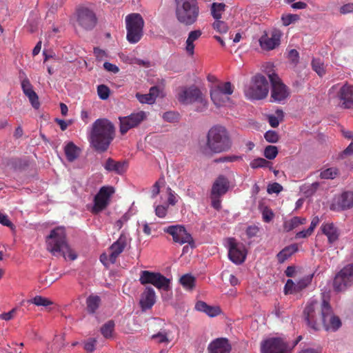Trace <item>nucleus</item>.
<instances>
[{
  "label": "nucleus",
  "mask_w": 353,
  "mask_h": 353,
  "mask_svg": "<svg viewBox=\"0 0 353 353\" xmlns=\"http://www.w3.org/2000/svg\"><path fill=\"white\" fill-rule=\"evenodd\" d=\"M319 187V183L314 182L309 185L305 186L303 188V190L304 192V194L307 196H310L316 192V191L317 190Z\"/></svg>",
  "instance_id": "50"
},
{
  "label": "nucleus",
  "mask_w": 353,
  "mask_h": 353,
  "mask_svg": "<svg viewBox=\"0 0 353 353\" xmlns=\"http://www.w3.org/2000/svg\"><path fill=\"white\" fill-rule=\"evenodd\" d=\"M225 246L228 249V257L234 263L239 265L243 263L247 256L245 245L234 238L225 239Z\"/></svg>",
  "instance_id": "10"
},
{
  "label": "nucleus",
  "mask_w": 353,
  "mask_h": 353,
  "mask_svg": "<svg viewBox=\"0 0 353 353\" xmlns=\"http://www.w3.org/2000/svg\"><path fill=\"white\" fill-rule=\"evenodd\" d=\"M175 17L177 21L185 26L195 23L200 14L197 0H174Z\"/></svg>",
  "instance_id": "4"
},
{
  "label": "nucleus",
  "mask_w": 353,
  "mask_h": 353,
  "mask_svg": "<svg viewBox=\"0 0 353 353\" xmlns=\"http://www.w3.org/2000/svg\"><path fill=\"white\" fill-rule=\"evenodd\" d=\"M313 274H309L303 276L296 283V292H300L307 287L312 282Z\"/></svg>",
  "instance_id": "39"
},
{
  "label": "nucleus",
  "mask_w": 353,
  "mask_h": 353,
  "mask_svg": "<svg viewBox=\"0 0 353 353\" xmlns=\"http://www.w3.org/2000/svg\"><path fill=\"white\" fill-rule=\"evenodd\" d=\"M211 14L215 19V21L212 23L213 28L217 32L221 30V3H213L210 8Z\"/></svg>",
  "instance_id": "32"
},
{
  "label": "nucleus",
  "mask_w": 353,
  "mask_h": 353,
  "mask_svg": "<svg viewBox=\"0 0 353 353\" xmlns=\"http://www.w3.org/2000/svg\"><path fill=\"white\" fill-rule=\"evenodd\" d=\"M271 163L263 158H256L250 162V167L253 169L259 168H265L269 166Z\"/></svg>",
  "instance_id": "42"
},
{
  "label": "nucleus",
  "mask_w": 353,
  "mask_h": 353,
  "mask_svg": "<svg viewBox=\"0 0 353 353\" xmlns=\"http://www.w3.org/2000/svg\"><path fill=\"white\" fill-rule=\"evenodd\" d=\"M28 303H33L36 305L37 306H44L47 307L49 305H52V301H51L50 299L41 296H36L32 299L29 300Z\"/></svg>",
  "instance_id": "38"
},
{
  "label": "nucleus",
  "mask_w": 353,
  "mask_h": 353,
  "mask_svg": "<svg viewBox=\"0 0 353 353\" xmlns=\"http://www.w3.org/2000/svg\"><path fill=\"white\" fill-rule=\"evenodd\" d=\"M168 207L162 205H157L155 208V214L159 218H164L166 216Z\"/></svg>",
  "instance_id": "59"
},
{
  "label": "nucleus",
  "mask_w": 353,
  "mask_h": 353,
  "mask_svg": "<svg viewBox=\"0 0 353 353\" xmlns=\"http://www.w3.org/2000/svg\"><path fill=\"white\" fill-rule=\"evenodd\" d=\"M269 92V83L261 74L252 77L250 85L244 89L245 96L249 99L261 100L265 99Z\"/></svg>",
  "instance_id": "6"
},
{
  "label": "nucleus",
  "mask_w": 353,
  "mask_h": 353,
  "mask_svg": "<svg viewBox=\"0 0 353 353\" xmlns=\"http://www.w3.org/2000/svg\"><path fill=\"white\" fill-rule=\"evenodd\" d=\"M0 223L3 225L7 226L12 230L14 229V224L10 221L8 216L6 214L0 213Z\"/></svg>",
  "instance_id": "58"
},
{
  "label": "nucleus",
  "mask_w": 353,
  "mask_h": 353,
  "mask_svg": "<svg viewBox=\"0 0 353 353\" xmlns=\"http://www.w3.org/2000/svg\"><path fill=\"white\" fill-rule=\"evenodd\" d=\"M339 99L343 102L342 105L345 108H353V85L345 84L338 93Z\"/></svg>",
  "instance_id": "21"
},
{
  "label": "nucleus",
  "mask_w": 353,
  "mask_h": 353,
  "mask_svg": "<svg viewBox=\"0 0 353 353\" xmlns=\"http://www.w3.org/2000/svg\"><path fill=\"white\" fill-rule=\"evenodd\" d=\"M265 139L269 143H276L279 140V134L274 130H268L264 134Z\"/></svg>",
  "instance_id": "49"
},
{
  "label": "nucleus",
  "mask_w": 353,
  "mask_h": 353,
  "mask_svg": "<svg viewBox=\"0 0 353 353\" xmlns=\"http://www.w3.org/2000/svg\"><path fill=\"white\" fill-rule=\"evenodd\" d=\"M195 309L200 312H203L210 317L218 316L221 313V310L219 307H212L207 305L203 301H198L195 305Z\"/></svg>",
  "instance_id": "28"
},
{
  "label": "nucleus",
  "mask_w": 353,
  "mask_h": 353,
  "mask_svg": "<svg viewBox=\"0 0 353 353\" xmlns=\"http://www.w3.org/2000/svg\"><path fill=\"white\" fill-rule=\"evenodd\" d=\"M297 18H298L297 15L288 14L286 16H283L281 19L283 21V25L287 26L290 25L294 21H295Z\"/></svg>",
  "instance_id": "60"
},
{
  "label": "nucleus",
  "mask_w": 353,
  "mask_h": 353,
  "mask_svg": "<svg viewBox=\"0 0 353 353\" xmlns=\"http://www.w3.org/2000/svg\"><path fill=\"white\" fill-rule=\"evenodd\" d=\"M146 119V114L143 111L132 113L129 116L119 117L120 132L125 134L131 128L138 126Z\"/></svg>",
  "instance_id": "13"
},
{
  "label": "nucleus",
  "mask_w": 353,
  "mask_h": 353,
  "mask_svg": "<svg viewBox=\"0 0 353 353\" xmlns=\"http://www.w3.org/2000/svg\"><path fill=\"white\" fill-rule=\"evenodd\" d=\"M234 90V86L230 81L222 83V95H232Z\"/></svg>",
  "instance_id": "56"
},
{
  "label": "nucleus",
  "mask_w": 353,
  "mask_h": 353,
  "mask_svg": "<svg viewBox=\"0 0 353 353\" xmlns=\"http://www.w3.org/2000/svg\"><path fill=\"white\" fill-rule=\"evenodd\" d=\"M180 282L183 287L191 290L194 286L195 279L190 274H185L181 277Z\"/></svg>",
  "instance_id": "40"
},
{
  "label": "nucleus",
  "mask_w": 353,
  "mask_h": 353,
  "mask_svg": "<svg viewBox=\"0 0 353 353\" xmlns=\"http://www.w3.org/2000/svg\"><path fill=\"white\" fill-rule=\"evenodd\" d=\"M156 301V295L154 289L147 287L141 294L140 304L143 309L147 310L152 307Z\"/></svg>",
  "instance_id": "25"
},
{
  "label": "nucleus",
  "mask_w": 353,
  "mask_h": 353,
  "mask_svg": "<svg viewBox=\"0 0 353 353\" xmlns=\"http://www.w3.org/2000/svg\"><path fill=\"white\" fill-rule=\"evenodd\" d=\"M288 345L281 338H270L261 344V353H288Z\"/></svg>",
  "instance_id": "16"
},
{
  "label": "nucleus",
  "mask_w": 353,
  "mask_h": 353,
  "mask_svg": "<svg viewBox=\"0 0 353 353\" xmlns=\"http://www.w3.org/2000/svg\"><path fill=\"white\" fill-rule=\"evenodd\" d=\"M178 101L183 104H190L194 102L202 101V93L194 86L183 87L179 90L177 93Z\"/></svg>",
  "instance_id": "14"
},
{
  "label": "nucleus",
  "mask_w": 353,
  "mask_h": 353,
  "mask_svg": "<svg viewBox=\"0 0 353 353\" xmlns=\"http://www.w3.org/2000/svg\"><path fill=\"white\" fill-rule=\"evenodd\" d=\"M179 114L176 112H172V111H169V112H165L163 114V119L165 121H168V122H170V123L176 122L179 120Z\"/></svg>",
  "instance_id": "52"
},
{
  "label": "nucleus",
  "mask_w": 353,
  "mask_h": 353,
  "mask_svg": "<svg viewBox=\"0 0 353 353\" xmlns=\"http://www.w3.org/2000/svg\"><path fill=\"white\" fill-rule=\"evenodd\" d=\"M144 20L139 13H132L125 17L126 39L130 43H137L143 35Z\"/></svg>",
  "instance_id": "5"
},
{
  "label": "nucleus",
  "mask_w": 353,
  "mask_h": 353,
  "mask_svg": "<svg viewBox=\"0 0 353 353\" xmlns=\"http://www.w3.org/2000/svg\"><path fill=\"white\" fill-rule=\"evenodd\" d=\"M47 250L54 256H62L74 260L77 255L72 252L66 241V233L63 227H57L51 230L46 238Z\"/></svg>",
  "instance_id": "3"
},
{
  "label": "nucleus",
  "mask_w": 353,
  "mask_h": 353,
  "mask_svg": "<svg viewBox=\"0 0 353 353\" xmlns=\"http://www.w3.org/2000/svg\"><path fill=\"white\" fill-rule=\"evenodd\" d=\"M353 284V263L345 266L334 277V290L337 292L345 291Z\"/></svg>",
  "instance_id": "11"
},
{
  "label": "nucleus",
  "mask_w": 353,
  "mask_h": 353,
  "mask_svg": "<svg viewBox=\"0 0 353 353\" xmlns=\"http://www.w3.org/2000/svg\"><path fill=\"white\" fill-rule=\"evenodd\" d=\"M298 246L296 244H292L285 247L276 255L279 263H283L288 259L294 253L297 252Z\"/></svg>",
  "instance_id": "29"
},
{
  "label": "nucleus",
  "mask_w": 353,
  "mask_h": 353,
  "mask_svg": "<svg viewBox=\"0 0 353 353\" xmlns=\"http://www.w3.org/2000/svg\"><path fill=\"white\" fill-rule=\"evenodd\" d=\"M74 17L77 25L85 31L92 30L97 24L98 19L95 12L85 6H78Z\"/></svg>",
  "instance_id": "7"
},
{
  "label": "nucleus",
  "mask_w": 353,
  "mask_h": 353,
  "mask_svg": "<svg viewBox=\"0 0 353 353\" xmlns=\"http://www.w3.org/2000/svg\"><path fill=\"white\" fill-rule=\"evenodd\" d=\"M21 88L23 93L28 97L31 105L35 109H39L40 103L37 93L33 90L32 85L28 79H24L21 82Z\"/></svg>",
  "instance_id": "23"
},
{
  "label": "nucleus",
  "mask_w": 353,
  "mask_h": 353,
  "mask_svg": "<svg viewBox=\"0 0 353 353\" xmlns=\"http://www.w3.org/2000/svg\"><path fill=\"white\" fill-rule=\"evenodd\" d=\"M129 243V239L126 234L122 232L119 239L114 242L110 247V254L109 261L111 263H114L118 256L123 252Z\"/></svg>",
  "instance_id": "18"
},
{
  "label": "nucleus",
  "mask_w": 353,
  "mask_h": 353,
  "mask_svg": "<svg viewBox=\"0 0 353 353\" xmlns=\"http://www.w3.org/2000/svg\"><path fill=\"white\" fill-rule=\"evenodd\" d=\"M330 292L324 291L321 293V301L311 299L303 310V317L308 327L316 331L321 326L325 330L336 331L341 326L339 316L334 314L330 304Z\"/></svg>",
  "instance_id": "1"
},
{
  "label": "nucleus",
  "mask_w": 353,
  "mask_h": 353,
  "mask_svg": "<svg viewBox=\"0 0 353 353\" xmlns=\"http://www.w3.org/2000/svg\"><path fill=\"white\" fill-rule=\"evenodd\" d=\"M337 204L342 210L353 207V192H345L339 198Z\"/></svg>",
  "instance_id": "30"
},
{
  "label": "nucleus",
  "mask_w": 353,
  "mask_h": 353,
  "mask_svg": "<svg viewBox=\"0 0 353 353\" xmlns=\"http://www.w3.org/2000/svg\"><path fill=\"white\" fill-rule=\"evenodd\" d=\"M283 190V186L278 183H273L268 186L267 192L269 194H279Z\"/></svg>",
  "instance_id": "57"
},
{
  "label": "nucleus",
  "mask_w": 353,
  "mask_h": 353,
  "mask_svg": "<svg viewBox=\"0 0 353 353\" xmlns=\"http://www.w3.org/2000/svg\"><path fill=\"white\" fill-rule=\"evenodd\" d=\"M164 232L172 236L174 243H179L180 245L188 243L192 247H194L193 238L183 225H170L165 228Z\"/></svg>",
  "instance_id": "12"
},
{
  "label": "nucleus",
  "mask_w": 353,
  "mask_h": 353,
  "mask_svg": "<svg viewBox=\"0 0 353 353\" xmlns=\"http://www.w3.org/2000/svg\"><path fill=\"white\" fill-rule=\"evenodd\" d=\"M278 154V149L274 145H268L264 150V156L269 160L276 158Z\"/></svg>",
  "instance_id": "43"
},
{
  "label": "nucleus",
  "mask_w": 353,
  "mask_h": 353,
  "mask_svg": "<svg viewBox=\"0 0 353 353\" xmlns=\"http://www.w3.org/2000/svg\"><path fill=\"white\" fill-rule=\"evenodd\" d=\"M202 34V32L200 30H195L190 31L188 34V37L185 41V50L187 53L192 56L194 53V42L198 40Z\"/></svg>",
  "instance_id": "27"
},
{
  "label": "nucleus",
  "mask_w": 353,
  "mask_h": 353,
  "mask_svg": "<svg viewBox=\"0 0 353 353\" xmlns=\"http://www.w3.org/2000/svg\"><path fill=\"white\" fill-rule=\"evenodd\" d=\"M7 165L14 170L21 169L26 163L19 158H11L8 160Z\"/></svg>",
  "instance_id": "44"
},
{
  "label": "nucleus",
  "mask_w": 353,
  "mask_h": 353,
  "mask_svg": "<svg viewBox=\"0 0 353 353\" xmlns=\"http://www.w3.org/2000/svg\"><path fill=\"white\" fill-rule=\"evenodd\" d=\"M284 292L285 294L296 293V283L292 279H288L285 285Z\"/></svg>",
  "instance_id": "55"
},
{
  "label": "nucleus",
  "mask_w": 353,
  "mask_h": 353,
  "mask_svg": "<svg viewBox=\"0 0 353 353\" xmlns=\"http://www.w3.org/2000/svg\"><path fill=\"white\" fill-rule=\"evenodd\" d=\"M136 97L141 103L152 104L154 103V98L150 97L148 93L144 94L137 93Z\"/></svg>",
  "instance_id": "51"
},
{
  "label": "nucleus",
  "mask_w": 353,
  "mask_h": 353,
  "mask_svg": "<svg viewBox=\"0 0 353 353\" xmlns=\"http://www.w3.org/2000/svg\"><path fill=\"white\" fill-rule=\"evenodd\" d=\"M231 350L232 346L228 339L222 337V353H230Z\"/></svg>",
  "instance_id": "61"
},
{
  "label": "nucleus",
  "mask_w": 353,
  "mask_h": 353,
  "mask_svg": "<svg viewBox=\"0 0 353 353\" xmlns=\"http://www.w3.org/2000/svg\"><path fill=\"white\" fill-rule=\"evenodd\" d=\"M152 339L157 340V343H169L170 340L168 338V334L165 332H159L152 336Z\"/></svg>",
  "instance_id": "53"
},
{
  "label": "nucleus",
  "mask_w": 353,
  "mask_h": 353,
  "mask_svg": "<svg viewBox=\"0 0 353 353\" xmlns=\"http://www.w3.org/2000/svg\"><path fill=\"white\" fill-rule=\"evenodd\" d=\"M208 353H221V338L212 341L208 347Z\"/></svg>",
  "instance_id": "45"
},
{
  "label": "nucleus",
  "mask_w": 353,
  "mask_h": 353,
  "mask_svg": "<svg viewBox=\"0 0 353 353\" xmlns=\"http://www.w3.org/2000/svg\"><path fill=\"white\" fill-rule=\"evenodd\" d=\"M139 281L142 285L152 284L159 290L168 291L170 288V279L159 272L148 270L141 272Z\"/></svg>",
  "instance_id": "9"
},
{
  "label": "nucleus",
  "mask_w": 353,
  "mask_h": 353,
  "mask_svg": "<svg viewBox=\"0 0 353 353\" xmlns=\"http://www.w3.org/2000/svg\"><path fill=\"white\" fill-rule=\"evenodd\" d=\"M103 166L108 172H114L118 174H122L127 170L128 162L125 161H116L112 158H108Z\"/></svg>",
  "instance_id": "24"
},
{
  "label": "nucleus",
  "mask_w": 353,
  "mask_h": 353,
  "mask_svg": "<svg viewBox=\"0 0 353 353\" xmlns=\"http://www.w3.org/2000/svg\"><path fill=\"white\" fill-rule=\"evenodd\" d=\"M168 193V203L171 205H175L178 202L177 194L170 188H167Z\"/></svg>",
  "instance_id": "54"
},
{
  "label": "nucleus",
  "mask_w": 353,
  "mask_h": 353,
  "mask_svg": "<svg viewBox=\"0 0 353 353\" xmlns=\"http://www.w3.org/2000/svg\"><path fill=\"white\" fill-rule=\"evenodd\" d=\"M110 88L103 84L99 85L97 87V94L99 97L102 100H106L110 96Z\"/></svg>",
  "instance_id": "47"
},
{
  "label": "nucleus",
  "mask_w": 353,
  "mask_h": 353,
  "mask_svg": "<svg viewBox=\"0 0 353 353\" xmlns=\"http://www.w3.org/2000/svg\"><path fill=\"white\" fill-rule=\"evenodd\" d=\"M234 104V101L230 95H222V106L231 107Z\"/></svg>",
  "instance_id": "62"
},
{
  "label": "nucleus",
  "mask_w": 353,
  "mask_h": 353,
  "mask_svg": "<svg viewBox=\"0 0 353 353\" xmlns=\"http://www.w3.org/2000/svg\"><path fill=\"white\" fill-rule=\"evenodd\" d=\"M232 145V139L231 134L222 128V152L228 151L231 149Z\"/></svg>",
  "instance_id": "35"
},
{
  "label": "nucleus",
  "mask_w": 353,
  "mask_h": 353,
  "mask_svg": "<svg viewBox=\"0 0 353 353\" xmlns=\"http://www.w3.org/2000/svg\"><path fill=\"white\" fill-rule=\"evenodd\" d=\"M208 80L211 83L210 85L211 99L213 103L219 108L221 105V82L212 74L208 76Z\"/></svg>",
  "instance_id": "20"
},
{
  "label": "nucleus",
  "mask_w": 353,
  "mask_h": 353,
  "mask_svg": "<svg viewBox=\"0 0 353 353\" xmlns=\"http://www.w3.org/2000/svg\"><path fill=\"white\" fill-rule=\"evenodd\" d=\"M340 12L342 14H347L353 12V3H347L341 7Z\"/></svg>",
  "instance_id": "64"
},
{
  "label": "nucleus",
  "mask_w": 353,
  "mask_h": 353,
  "mask_svg": "<svg viewBox=\"0 0 353 353\" xmlns=\"http://www.w3.org/2000/svg\"><path fill=\"white\" fill-rule=\"evenodd\" d=\"M79 148L73 142H69L64 148V152L69 162L76 160L79 155Z\"/></svg>",
  "instance_id": "31"
},
{
  "label": "nucleus",
  "mask_w": 353,
  "mask_h": 353,
  "mask_svg": "<svg viewBox=\"0 0 353 353\" xmlns=\"http://www.w3.org/2000/svg\"><path fill=\"white\" fill-rule=\"evenodd\" d=\"M268 75L272 85V101L278 103H283L290 95L289 88L282 82L276 74L272 72L268 73Z\"/></svg>",
  "instance_id": "8"
},
{
  "label": "nucleus",
  "mask_w": 353,
  "mask_h": 353,
  "mask_svg": "<svg viewBox=\"0 0 353 353\" xmlns=\"http://www.w3.org/2000/svg\"><path fill=\"white\" fill-rule=\"evenodd\" d=\"M337 175V170L334 168H327L322 171L320 174L321 179H332Z\"/></svg>",
  "instance_id": "48"
},
{
  "label": "nucleus",
  "mask_w": 353,
  "mask_h": 353,
  "mask_svg": "<svg viewBox=\"0 0 353 353\" xmlns=\"http://www.w3.org/2000/svg\"><path fill=\"white\" fill-rule=\"evenodd\" d=\"M312 66L313 70L319 75L323 76L325 74V67L323 63L319 59H314L312 61Z\"/></svg>",
  "instance_id": "41"
},
{
  "label": "nucleus",
  "mask_w": 353,
  "mask_h": 353,
  "mask_svg": "<svg viewBox=\"0 0 353 353\" xmlns=\"http://www.w3.org/2000/svg\"><path fill=\"white\" fill-rule=\"evenodd\" d=\"M209 198L212 207L219 210L221 208V176L212 184Z\"/></svg>",
  "instance_id": "22"
},
{
  "label": "nucleus",
  "mask_w": 353,
  "mask_h": 353,
  "mask_svg": "<svg viewBox=\"0 0 353 353\" xmlns=\"http://www.w3.org/2000/svg\"><path fill=\"white\" fill-rule=\"evenodd\" d=\"M281 35V32L278 29L272 30L270 34L264 32L259 39L261 47L266 50L274 49L276 47L279 46Z\"/></svg>",
  "instance_id": "17"
},
{
  "label": "nucleus",
  "mask_w": 353,
  "mask_h": 353,
  "mask_svg": "<svg viewBox=\"0 0 353 353\" xmlns=\"http://www.w3.org/2000/svg\"><path fill=\"white\" fill-rule=\"evenodd\" d=\"M165 183V178L163 176H161L152 185L151 190V197H156L160 192V187Z\"/></svg>",
  "instance_id": "46"
},
{
  "label": "nucleus",
  "mask_w": 353,
  "mask_h": 353,
  "mask_svg": "<svg viewBox=\"0 0 353 353\" xmlns=\"http://www.w3.org/2000/svg\"><path fill=\"white\" fill-rule=\"evenodd\" d=\"M114 137L113 123L107 119H98L92 123L89 141L94 150L104 152L109 148Z\"/></svg>",
  "instance_id": "2"
},
{
  "label": "nucleus",
  "mask_w": 353,
  "mask_h": 353,
  "mask_svg": "<svg viewBox=\"0 0 353 353\" xmlns=\"http://www.w3.org/2000/svg\"><path fill=\"white\" fill-rule=\"evenodd\" d=\"M207 144L213 152H221V127L214 126L209 130Z\"/></svg>",
  "instance_id": "19"
},
{
  "label": "nucleus",
  "mask_w": 353,
  "mask_h": 353,
  "mask_svg": "<svg viewBox=\"0 0 353 353\" xmlns=\"http://www.w3.org/2000/svg\"><path fill=\"white\" fill-rule=\"evenodd\" d=\"M101 303V299L97 295H90L86 299L88 312L94 314L99 308Z\"/></svg>",
  "instance_id": "34"
},
{
  "label": "nucleus",
  "mask_w": 353,
  "mask_h": 353,
  "mask_svg": "<svg viewBox=\"0 0 353 353\" xmlns=\"http://www.w3.org/2000/svg\"><path fill=\"white\" fill-rule=\"evenodd\" d=\"M306 223V219L299 216H294L290 220L285 221L283 223V229L286 232H290L300 225Z\"/></svg>",
  "instance_id": "33"
},
{
  "label": "nucleus",
  "mask_w": 353,
  "mask_h": 353,
  "mask_svg": "<svg viewBox=\"0 0 353 353\" xmlns=\"http://www.w3.org/2000/svg\"><path fill=\"white\" fill-rule=\"evenodd\" d=\"M114 322L110 320L106 322L101 328V333L105 339H110L112 336V333L114 330Z\"/></svg>",
  "instance_id": "37"
},
{
  "label": "nucleus",
  "mask_w": 353,
  "mask_h": 353,
  "mask_svg": "<svg viewBox=\"0 0 353 353\" xmlns=\"http://www.w3.org/2000/svg\"><path fill=\"white\" fill-rule=\"evenodd\" d=\"M276 115H268V122L272 128H276L279 125V122L283 120L284 114L282 110L277 109L275 112Z\"/></svg>",
  "instance_id": "36"
},
{
  "label": "nucleus",
  "mask_w": 353,
  "mask_h": 353,
  "mask_svg": "<svg viewBox=\"0 0 353 353\" xmlns=\"http://www.w3.org/2000/svg\"><path fill=\"white\" fill-rule=\"evenodd\" d=\"M114 192V190L112 187H102L94 196V205L92 212L93 213H98L104 210L107 207L110 197Z\"/></svg>",
  "instance_id": "15"
},
{
  "label": "nucleus",
  "mask_w": 353,
  "mask_h": 353,
  "mask_svg": "<svg viewBox=\"0 0 353 353\" xmlns=\"http://www.w3.org/2000/svg\"><path fill=\"white\" fill-rule=\"evenodd\" d=\"M103 68L107 70V71H109V72H112L114 73H117L119 72V68L116 65H114L111 63H109V62H105L103 63Z\"/></svg>",
  "instance_id": "63"
},
{
  "label": "nucleus",
  "mask_w": 353,
  "mask_h": 353,
  "mask_svg": "<svg viewBox=\"0 0 353 353\" xmlns=\"http://www.w3.org/2000/svg\"><path fill=\"white\" fill-rule=\"evenodd\" d=\"M321 230L322 233L327 237L330 243H333L338 240L339 231L333 223L322 224Z\"/></svg>",
  "instance_id": "26"
}]
</instances>
